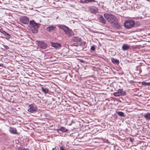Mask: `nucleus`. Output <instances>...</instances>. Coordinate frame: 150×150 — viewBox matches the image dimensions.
<instances>
[{
    "label": "nucleus",
    "instance_id": "f257e3e1",
    "mask_svg": "<svg viewBox=\"0 0 150 150\" xmlns=\"http://www.w3.org/2000/svg\"><path fill=\"white\" fill-rule=\"evenodd\" d=\"M104 16L108 21L112 25L116 26L117 25V19L112 14L105 13Z\"/></svg>",
    "mask_w": 150,
    "mask_h": 150
},
{
    "label": "nucleus",
    "instance_id": "f03ea898",
    "mask_svg": "<svg viewBox=\"0 0 150 150\" xmlns=\"http://www.w3.org/2000/svg\"><path fill=\"white\" fill-rule=\"evenodd\" d=\"M72 40L73 42H75L73 45L74 46L77 47L81 45L82 39L81 38L78 37H73L72 39Z\"/></svg>",
    "mask_w": 150,
    "mask_h": 150
},
{
    "label": "nucleus",
    "instance_id": "7ed1b4c3",
    "mask_svg": "<svg viewBox=\"0 0 150 150\" xmlns=\"http://www.w3.org/2000/svg\"><path fill=\"white\" fill-rule=\"evenodd\" d=\"M135 22L132 20H127L124 24L125 27L126 28H131L135 25Z\"/></svg>",
    "mask_w": 150,
    "mask_h": 150
},
{
    "label": "nucleus",
    "instance_id": "20e7f679",
    "mask_svg": "<svg viewBox=\"0 0 150 150\" xmlns=\"http://www.w3.org/2000/svg\"><path fill=\"white\" fill-rule=\"evenodd\" d=\"M29 25L31 27L34 28H38L40 27V24L36 23L34 20H30L29 21Z\"/></svg>",
    "mask_w": 150,
    "mask_h": 150
},
{
    "label": "nucleus",
    "instance_id": "39448f33",
    "mask_svg": "<svg viewBox=\"0 0 150 150\" xmlns=\"http://www.w3.org/2000/svg\"><path fill=\"white\" fill-rule=\"evenodd\" d=\"M28 109V112L33 113L37 111V108L35 104H32L29 105Z\"/></svg>",
    "mask_w": 150,
    "mask_h": 150
},
{
    "label": "nucleus",
    "instance_id": "423d86ee",
    "mask_svg": "<svg viewBox=\"0 0 150 150\" xmlns=\"http://www.w3.org/2000/svg\"><path fill=\"white\" fill-rule=\"evenodd\" d=\"M38 46L42 49H45L47 47V44L43 41H37Z\"/></svg>",
    "mask_w": 150,
    "mask_h": 150
},
{
    "label": "nucleus",
    "instance_id": "0eeeda50",
    "mask_svg": "<svg viewBox=\"0 0 150 150\" xmlns=\"http://www.w3.org/2000/svg\"><path fill=\"white\" fill-rule=\"evenodd\" d=\"M125 92L123 91L122 89H119L117 92L114 93L113 94L115 96H120L125 95Z\"/></svg>",
    "mask_w": 150,
    "mask_h": 150
},
{
    "label": "nucleus",
    "instance_id": "6e6552de",
    "mask_svg": "<svg viewBox=\"0 0 150 150\" xmlns=\"http://www.w3.org/2000/svg\"><path fill=\"white\" fill-rule=\"evenodd\" d=\"M20 21L21 22L25 24L28 23L29 21L28 18L26 16L21 17L20 18Z\"/></svg>",
    "mask_w": 150,
    "mask_h": 150
},
{
    "label": "nucleus",
    "instance_id": "1a4fd4ad",
    "mask_svg": "<svg viewBox=\"0 0 150 150\" xmlns=\"http://www.w3.org/2000/svg\"><path fill=\"white\" fill-rule=\"evenodd\" d=\"M0 31L5 37V38L7 40H9V39L11 38V36L8 33L3 30L2 29H0Z\"/></svg>",
    "mask_w": 150,
    "mask_h": 150
},
{
    "label": "nucleus",
    "instance_id": "9d476101",
    "mask_svg": "<svg viewBox=\"0 0 150 150\" xmlns=\"http://www.w3.org/2000/svg\"><path fill=\"white\" fill-rule=\"evenodd\" d=\"M68 35H73L74 33L71 29H62Z\"/></svg>",
    "mask_w": 150,
    "mask_h": 150
},
{
    "label": "nucleus",
    "instance_id": "9b49d317",
    "mask_svg": "<svg viewBox=\"0 0 150 150\" xmlns=\"http://www.w3.org/2000/svg\"><path fill=\"white\" fill-rule=\"evenodd\" d=\"M9 131L10 133L12 134H17L16 129L15 128L10 127Z\"/></svg>",
    "mask_w": 150,
    "mask_h": 150
},
{
    "label": "nucleus",
    "instance_id": "f8f14e48",
    "mask_svg": "<svg viewBox=\"0 0 150 150\" xmlns=\"http://www.w3.org/2000/svg\"><path fill=\"white\" fill-rule=\"evenodd\" d=\"M98 19L100 22L103 23H105L106 21L102 16H99L98 17Z\"/></svg>",
    "mask_w": 150,
    "mask_h": 150
},
{
    "label": "nucleus",
    "instance_id": "ddd939ff",
    "mask_svg": "<svg viewBox=\"0 0 150 150\" xmlns=\"http://www.w3.org/2000/svg\"><path fill=\"white\" fill-rule=\"evenodd\" d=\"M130 47V46L127 44H124L122 47V49L123 51L128 50Z\"/></svg>",
    "mask_w": 150,
    "mask_h": 150
},
{
    "label": "nucleus",
    "instance_id": "4468645a",
    "mask_svg": "<svg viewBox=\"0 0 150 150\" xmlns=\"http://www.w3.org/2000/svg\"><path fill=\"white\" fill-rule=\"evenodd\" d=\"M67 130L65 127H62L60 128L57 129V132H59V131H61L63 132H67Z\"/></svg>",
    "mask_w": 150,
    "mask_h": 150
},
{
    "label": "nucleus",
    "instance_id": "2eb2a0df",
    "mask_svg": "<svg viewBox=\"0 0 150 150\" xmlns=\"http://www.w3.org/2000/svg\"><path fill=\"white\" fill-rule=\"evenodd\" d=\"M95 0H81L80 2L83 3H88L95 2Z\"/></svg>",
    "mask_w": 150,
    "mask_h": 150
},
{
    "label": "nucleus",
    "instance_id": "dca6fc26",
    "mask_svg": "<svg viewBox=\"0 0 150 150\" xmlns=\"http://www.w3.org/2000/svg\"><path fill=\"white\" fill-rule=\"evenodd\" d=\"M51 46L54 47H59L60 46V45L57 43L52 42L51 44Z\"/></svg>",
    "mask_w": 150,
    "mask_h": 150
},
{
    "label": "nucleus",
    "instance_id": "f3484780",
    "mask_svg": "<svg viewBox=\"0 0 150 150\" xmlns=\"http://www.w3.org/2000/svg\"><path fill=\"white\" fill-rule=\"evenodd\" d=\"M91 11L92 13H96L98 12V9L96 7H94L91 8Z\"/></svg>",
    "mask_w": 150,
    "mask_h": 150
},
{
    "label": "nucleus",
    "instance_id": "a211bd4d",
    "mask_svg": "<svg viewBox=\"0 0 150 150\" xmlns=\"http://www.w3.org/2000/svg\"><path fill=\"white\" fill-rule=\"evenodd\" d=\"M111 61L114 64H118L119 63V62L117 59H115L114 58H111Z\"/></svg>",
    "mask_w": 150,
    "mask_h": 150
},
{
    "label": "nucleus",
    "instance_id": "6ab92c4d",
    "mask_svg": "<svg viewBox=\"0 0 150 150\" xmlns=\"http://www.w3.org/2000/svg\"><path fill=\"white\" fill-rule=\"evenodd\" d=\"M42 91L44 92L45 94L49 92V89L45 87H42Z\"/></svg>",
    "mask_w": 150,
    "mask_h": 150
},
{
    "label": "nucleus",
    "instance_id": "aec40b11",
    "mask_svg": "<svg viewBox=\"0 0 150 150\" xmlns=\"http://www.w3.org/2000/svg\"><path fill=\"white\" fill-rule=\"evenodd\" d=\"M144 116L146 119H150V113L149 112H147L144 115Z\"/></svg>",
    "mask_w": 150,
    "mask_h": 150
},
{
    "label": "nucleus",
    "instance_id": "412c9836",
    "mask_svg": "<svg viewBox=\"0 0 150 150\" xmlns=\"http://www.w3.org/2000/svg\"><path fill=\"white\" fill-rule=\"evenodd\" d=\"M57 27L59 28H69L67 27L65 25H57Z\"/></svg>",
    "mask_w": 150,
    "mask_h": 150
},
{
    "label": "nucleus",
    "instance_id": "4be33fe9",
    "mask_svg": "<svg viewBox=\"0 0 150 150\" xmlns=\"http://www.w3.org/2000/svg\"><path fill=\"white\" fill-rule=\"evenodd\" d=\"M117 113L118 115L122 117H125L124 113L122 112H117Z\"/></svg>",
    "mask_w": 150,
    "mask_h": 150
},
{
    "label": "nucleus",
    "instance_id": "5701e85b",
    "mask_svg": "<svg viewBox=\"0 0 150 150\" xmlns=\"http://www.w3.org/2000/svg\"><path fill=\"white\" fill-rule=\"evenodd\" d=\"M29 30L32 31L33 33H37L38 32L37 29H29Z\"/></svg>",
    "mask_w": 150,
    "mask_h": 150
},
{
    "label": "nucleus",
    "instance_id": "b1692460",
    "mask_svg": "<svg viewBox=\"0 0 150 150\" xmlns=\"http://www.w3.org/2000/svg\"><path fill=\"white\" fill-rule=\"evenodd\" d=\"M142 84L145 86H150V82H142Z\"/></svg>",
    "mask_w": 150,
    "mask_h": 150
},
{
    "label": "nucleus",
    "instance_id": "393cba45",
    "mask_svg": "<svg viewBox=\"0 0 150 150\" xmlns=\"http://www.w3.org/2000/svg\"><path fill=\"white\" fill-rule=\"evenodd\" d=\"M2 45L4 47V48L6 49H8L9 48V47L7 45H5L3 44Z\"/></svg>",
    "mask_w": 150,
    "mask_h": 150
},
{
    "label": "nucleus",
    "instance_id": "a878e982",
    "mask_svg": "<svg viewBox=\"0 0 150 150\" xmlns=\"http://www.w3.org/2000/svg\"><path fill=\"white\" fill-rule=\"evenodd\" d=\"M91 49L92 51H94L95 50V48L94 46H92L91 47Z\"/></svg>",
    "mask_w": 150,
    "mask_h": 150
},
{
    "label": "nucleus",
    "instance_id": "bb28decb",
    "mask_svg": "<svg viewBox=\"0 0 150 150\" xmlns=\"http://www.w3.org/2000/svg\"><path fill=\"white\" fill-rule=\"evenodd\" d=\"M17 150H30L28 148H18Z\"/></svg>",
    "mask_w": 150,
    "mask_h": 150
},
{
    "label": "nucleus",
    "instance_id": "cd10ccee",
    "mask_svg": "<svg viewBox=\"0 0 150 150\" xmlns=\"http://www.w3.org/2000/svg\"><path fill=\"white\" fill-rule=\"evenodd\" d=\"M60 150H67L65 149V148L62 146H60Z\"/></svg>",
    "mask_w": 150,
    "mask_h": 150
},
{
    "label": "nucleus",
    "instance_id": "c85d7f7f",
    "mask_svg": "<svg viewBox=\"0 0 150 150\" xmlns=\"http://www.w3.org/2000/svg\"><path fill=\"white\" fill-rule=\"evenodd\" d=\"M130 140L131 142H133L134 140V139L133 138H130Z\"/></svg>",
    "mask_w": 150,
    "mask_h": 150
},
{
    "label": "nucleus",
    "instance_id": "c756f323",
    "mask_svg": "<svg viewBox=\"0 0 150 150\" xmlns=\"http://www.w3.org/2000/svg\"><path fill=\"white\" fill-rule=\"evenodd\" d=\"M49 30H48L49 31H50V30H52L53 29H50H50H48Z\"/></svg>",
    "mask_w": 150,
    "mask_h": 150
},
{
    "label": "nucleus",
    "instance_id": "7c9ffc66",
    "mask_svg": "<svg viewBox=\"0 0 150 150\" xmlns=\"http://www.w3.org/2000/svg\"><path fill=\"white\" fill-rule=\"evenodd\" d=\"M2 65V64H0V66H2V65Z\"/></svg>",
    "mask_w": 150,
    "mask_h": 150
},
{
    "label": "nucleus",
    "instance_id": "2f4dec72",
    "mask_svg": "<svg viewBox=\"0 0 150 150\" xmlns=\"http://www.w3.org/2000/svg\"><path fill=\"white\" fill-rule=\"evenodd\" d=\"M50 27H47V28H50Z\"/></svg>",
    "mask_w": 150,
    "mask_h": 150
},
{
    "label": "nucleus",
    "instance_id": "473e14b6",
    "mask_svg": "<svg viewBox=\"0 0 150 150\" xmlns=\"http://www.w3.org/2000/svg\"><path fill=\"white\" fill-rule=\"evenodd\" d=\"M88 29L89 31H91V30H90L89 28H88Z\"/></svg>",
    "mask_w": 150,
    "mask_h": 150
},
{
    "label": "nucleus",
    "instance_id": "72a5a7b5",
    "mask_svg": "<svg viewBox=\"0 0 150 150\" xmlns=\"http://www.w3.org/2000/svg\"><path fill=\"white\" fill-rule=\"evenodd\" d=\"M52 27V28H54L53 27Z\"/></svg>",
    "mask_w": 150,
    "mask_h": 150
}]
</instances>
